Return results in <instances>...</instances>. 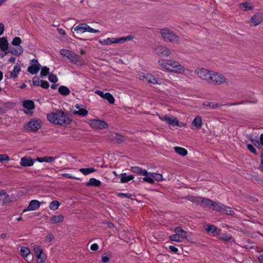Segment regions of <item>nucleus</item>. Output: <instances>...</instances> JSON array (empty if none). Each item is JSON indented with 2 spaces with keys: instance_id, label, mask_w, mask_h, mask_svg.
<instances>
[{
  "instance_id": "36",
  "label": "nucleus",
  "mask_w": 263,
  "mask_h": 263,
  "mask_svg": "<svg viewBox=\"0 0 263 263\" xmlns=\"http://www.w3.org/2000/svg\"><path fill=\"white\" fill-rule=\"evenodd\" d=\"M103 98L107 100L108 101V102L111 104H113L115 103V98L112 96V95L111 94H110L109 92L105 93Z\"/></svg>"
},
{
  "instance_id": "7",
  "label": "nucleus",
  "mask_w": 263,
  "mask_h": 263,
  "mask_svg": "<svg viewBox=\"0 0 263 263\" xmlns=\"http://www.w3.org/2000/svg\"><path fill=\"white\" fill-rule=\"evenodd\" d=\"M162 180H163L162 175L156 173L148 172L147 176L142 178V181L150 184H154L155 181L159 182Z\"/></svg>"
},
{
  "instance_id": "8",
  "label": "nucleus",
  "mask_w": 263,
  "mask_h": 263,
  "mask_svg": "<svg viewBox=\"0 0 263 263\" xmlns=\"http://www.w3.org/2000/svg\"><path fill=\"white\" fill-rule=\"evenodd\" d=\"M226 81V78L220 73H218L212 71L211 78L208 82L213 84L220 85L224 83Z\"/></svg>"
},
{
  "instance_id": "12",
  "label": "nucleus",
  "mask_w": 263,
  "mask_h": 263,
  "mask_svg": "<svg viewBox=\"0 0 263 263\" xmlns=\"http://www.w3.org/2000/svg\"><path fill=\"white\" fill-rule=\"evenodd\" d=\"M155 52L159 57L168 56L171 54L170 49L163 46H159L155 49Z\"/></svg>"
},
{
  "instance_id": "29",
  "label": "nucleus",
  "mask_w": 263,
  "mask_h": 263,
  "mask_svg": "<svg viewBox=\"0 0 263 263\" xmlns=\"http://www.w3.org/2000/svg\"><path fill=\"white\" fill-rule=\"evenodd\" d=\"M262 22V18L258 14H255L251 18V23L253 26H257Z\"/></svg>"
},
{
  "instance_id": "18",
  "label": "nucleus",
  "mask_w": 263,
  "mask_h": 263,
  "mask_svg": "<svg viewBox=\"0 0 263 263\" xmlns=\"http://www.w3.org/2000/svg\"><path fill=\"white\" fill-rule=\"evenodd\" d=\"M174 231L177 234V235L181 239H186V232L183 230L181 227H177L175 228Z\"/></svg>"
},
{
  "instance_id": "37",
  "label": "nucleus",
  "mask_w": 263,
  "mask_h": 263,
  "mask_svg": "<svg viewBox=\"0 0 263 263\" xmlns=\"http://www.w3.org/2000/svg\"><path fill=\"white\" fill-rule=\"evenodd\" d=\"M97 170L92 167L89 168H81L79 170V171L81 172L84 175H88L91 173L96 172Z\"/></svg>"
},
{
  "instance_id": "15",
  "label": "nucleus",
  "mask_w": 263,
  "mask_h": 263,
  "mask_svg": "<svg viewBox=\"0 0 263 263\" xmlns=\"http://www.w3.org/2000/svg\"><path fill=\"white\" fill-rule=\"evenodd\" d=\"M130 171L133 173L142 175L144 177H146L148 174V172L146 170H143L139 166H132L130 168Z\"/></svg>"
},
{
  "instance_id": "24",
  "label": "nucleus",
  "mask_w": 263,
  "mask_h": 263,
  "mask_svg": "<svg viewBox=\"0 0 263 263\" xmlns=\"http://www.w3.org/2000/svg\"><path fill=\"white\" fill-rule=\"evenodd\" d=\"M110 140L112 142L115 141L118 144H121L125 141V137L121 135L116 134Z\"/></svg>"
},
{
  "instance_id": "52",
  "label": "nucleus",
  "mask_w": 263,
  "mask_h": 263,
  "mask_svg": "<svg viewBox=\"0 0 263 263\" xmlns=\"http://www.w3.org/2000/svg\"><path fill=\"white\" fill-rule=\"evenodd\" d=\"M118 196L121 198H131L132 194L129 193H119L118 194Z\"/></svg>"
},
{
  "instance_id": "42",
  "label": "nucleus",
  "mask_w": 263,
  "mask_h": 263,
  "mask_svg": "<svg viewBox=\"0 0 263 263\" xmlns=\"http://www.w3.org/2000/svg\"><path fill=\"white\" fill-rule=\"evenodd\" d=\"M222 213H224L230 215H233L235 214L234 211L232 209L231 207L227 206L225 205L224 208L223 209Z\"/></svg>"
},
{
  "instance_id": "21",
  "label": "nucleus",
  "mask_w": 263,
  "mask_h": 263,
  "mask_svg": "<svg viewBox=\"0 0 263 263\" xmlns=\"http://www.w3.org/2000/svg\"><path fill=\"white\" fill-rule=\"evenodd\" d=\"M192 124L195 126L197 129H200L202 125L201 117L200 116H197L192 121Z\"/></svg>"
},
{
  "instance_id": "50",
  "label": "nucleus",
  "mask_w": 263,
  "mask_h": 263,
  "mask_svg": "<svg viewBox=\"0 0 263 263\" xmlns=\"http://www.w3.org/2000/svg\"><path fill=\"white\" fill-rule=\"evenodd\" d=\"M12 202V199L9 197L8 194L7 196H5L3 198V204L7 205Z\"/></svg>"
},
{
  "instance_id": "3",
  "label": "nucleus",
  "mask_w": 263,
  "mask_h": 263,
  "mask_svg": "<svg viewBox=\"0 0 263 263\" xmlns=\"http://www.w3.org/2000/svg\"><path fill=\"white\" fill-rule=\"evenodd\" d=\"M189 200L193 203L199 204L203 208L211 209L213 201L203 197H196L191 196L189 197Z\"/></svg>"
},
{
  "instance_id": "53",
  "label": "nucleus",
  "mask_w": 263,
  "mask_h": 263,
  "mask_svg": "<svg viewBox=\"0 0 263 263\" xmlns=\"http://www.w3.org/2000/svg\"><path fill=\"white\" fill-rule=\"evenodd\" d=\"M34 253H35V255L37 254H43V253L42 249L41 248V247L39 246L35 245L34 247Z\"/></svg>"
},
{
  "instance_id": "32",
  "label": "nucleus",
  "mask_w": 263,
  "mask_h": 263,
  "mask_svg": "<svg viewBox=\"0 0 263 263\" xmlns=\"http://www.w3.org/2000/svg\"><path fill=\"white\" fill-rule=\"evenodd\" d=\"M23 48L19 46L17 49L14 48H10L8 52L15 55H18L21 54L23 52Z\"/></svg>"
},
{
  "instance_id": "11",
  "label": "nucleus",
  "mask_w": 263,
  "mask_h": 263,
  "mask_svg": "<svg viewBox=\"0 0 263 263\" xmlns=\"http://www.w3.org/2000/svg\"><path fill=\"white\" fill-rule=\"evenodd\" d=\"M90 125L96 129H104L108 127V124L105 121L99 119L91 120Z\"/></svg>"
},
{
  "instance_id": "17",
  "label": "nucleus",
  "mask_w": 263,
  "mask_h": 263,
  "mask_svg": "<svg viewBox=\"0 0 263 263\" xmlns=\"http://www.w3.org/2000/svg\"><path fill=\"white\" fill-rule=\"evenodd\" d=\"M102 183L101 182L96 179L95 178H91L88 182L86 183V185L87 186H95V187H99L101 186Z\"/></svg>"
},
{
  "instance_id": "39",
  "label": "nucleus",
  "mask_w": 263,
  "mask_h": 263,
  "mask_svg": "<svg viewBox=\"0 0 263 263\" xmlns=\"http://www.w3.org/2000/svg\"><path fill=\"white\" fill-rule=\"evenodd\" d=\"M60 205V202L57 200H53L49 205L50 210L55 211L57 210Z\"/></svg>"
},
{
  "instance_id": "13",
  "label": "nucleus",
  "mask_w": 263,
  "mask_h": 263,
  "mask_svg": "<svg viewBox=\"0 0 263 263\" xmlns=\"http://www.w3.org/2000/svg\"><path fill=\"white\" fill-rule=\"evenodd\" d=\"M36 161V159H32L30 157H24L21 159L20 164L23 166H31L33 165L34 162Z\"/></svg>"
},
{
  "instance_id": "38",
  "label": "nucleus",
  "mask_w": 263,
  "mask_h": 263,
  "mask_svg": "<svg viewBox=\"0 0 263 263\" xmlns=\"http://www.w3.org/2000/svg\"><path fill=\"white\" fill-rule=\"evenodd\" d=\"M144 78H145L146 80L149 83L156 84L157 82L155 77L151 74H146Z\"/></svg>"
},
{
  "instance_id": "22",
  "label": "nucleus",
  "mask_w": 263,
  "mask_h": 263,
  "mask_svg": "<svg viewBox=\"0 0 263 263\" xmlns=\"http://www.w3.org/2000/svg\"><path fill=\"white\" fill-rule=\"evenodd\" d=\"M223 208H224V205L220 202H216L213 201L211 208L213 210L222 213Z\"/></svg>"
},
{
  "instance_id": "20",
  "label": "nucleus",
  "mask_w": 263,
  "mask_h": 263,
  "mask_svg": "<svg viewBox=\"0 0 263 263\" xmlns=\"http://www.w3.org/2000/svg\"><path fill=\"white\" fill-rule=\"evenodd\" d=\"M134 178V176L130 175L127 176L126 173H122L120 175V182L123 183H127Z\"/></svg>"
},
{
  "instance_id": "57",
  "label": "nucleus",
  "mask_w": 263,
  "mask_h": 263,
  "mask_svg": "<svg viewBox=\"0 0 263 263\" xmlns=\"http://www.w3.org/2000/svg\"><path fill=\"white\" fill-rule=\"evenodd\" d=\"M259 168L261 171L263 172V149L260 152V163Z\"/></svg>"
},
{
  "instance_id": "62",
  "label": "nucleus",
  "mask_w": 263,
  "mask_h": 263,
  "mask_svg": "<svg viewBox=\"0 0 263 263\" xmlns=\"http://www.w3.org/2000/svg\"><path fill=\"white\" fill-rule=\"evenodd\" d=\"M169 249L171 251H172V252H174L175 253H177V252L178 251V249L176 247H174L173 246H169Z\"/></svg>"
},
{
  "instance_id": "60",
  "label": "nucleus",
  "mask_w": 263,
  "mask_h": 263,
  "mask_svg": "<svg viewBox=\"0 0 263 263\" xmlns=\"http://www.w3.org/2000/svg\"><path fill=\"white\" fill-rule=\"evenodd\" d=\"M53 238V235L51 234H49L46 237L45 240L47 242H50L52 241Z\"/></svg>"
},
{
  "instance_id": "47",
  "label": "nucleus",
  "mask_w": 263,
  "mask_h": 263,
  "mask_svg": "<svg viewBox=\"0 0 263 263\" xmlns=\"http://www.w3.org/2000/svg\"><path fill=\"white\" fill-rule=\"evenodd\" d=\"M21 43H22V40L19 37H14L12 41V44L13 46H19L20 44Z\"/></svg>"
},
{
  "instance_id": "61",
  "label": "nucleus",
  "mask_w": 263,
  "mask_h": 263,
  "mask_svg": "<svg viewBox=\"0 0 263 263\" xmlns=\"http://www.w3.org/2000/svg\"><path fill=\"white\" fill-rule=\"evenodd\" d=\"M99 249V246L97 243H93L90 246V249L92 251H97Z\"/></svg>"
},
{
  "instance_id": "16",
  "label": "nucleus",
  "mask_w": 263,
  "mask_h": 263,
  "mask_svg": "<svg viewBox=\"0 0 263 263\" xmlns=\"http://www.w3.org/2000/svg\"><path fill=\"white\" fill-rule=\"evenodd\" d=\"M166 122L169 125H171L172 126H180V125L179 124V121L177 120V119L172 116L170 115H168V117L167 118Z\"/></svg>"
},
{
  "instance_id": "2",
  "label": "nucleus",
  "mask_w": 263,
  "mask_h": 263,
  "mask_svg": "<svg viewBox=\"0 0 263 263\" xmlns=\"http://www.w3.org/2000/svg\"><path fill=\"white\" fill-rule=\"evenodd\" d=\"M158 63L163 68L172 72L181 73L184 71V67L176 61L160 60Z\"/></svg>"
},
{
  "instance_id": "64",
  "label": "nucleus",
  "mask_w": 263,
  "mask_h": 263,
  "mask_svg": "<svg viewBox=\"0 0 263 263\" xmlns=\"http://www.w3.org/2000/svg\"><path fill=\"white\" fill-rule=\"evenodd\" d=\"M109 261V257L108 256H103L102 261L103 262H108Z\"/></svg>"
},
{
  "instance_id": "40",
  "label": "nucleus",
  "mask_w": 263,
  "mask_h": 263,
  "mask_svg": "<svg viewBox=\"0 0 263 263\" xmlns=\"http://www.w3.org/2000/svg\"><path fill=\"white\" fill-rule=\"evenodd\" d=\"M22 256L27 257L30 255V250L27 247H22L20 250Z\"/></svg>"
},
{
  "instance_id": "43",
  "label": "nucleus",
  "mask_w": 263,
  "mask_h": 263,
  "mask_svg": "<svg viewBox=\"0 0 263 263\" xmlns=\"http://www.w3.org/2000/svg\"><path fill=\"white\" fill-rule=\"evenodd\" d=\"M85 23H82L78 25L77 26L74 27V30L76 31H80L82 33H84L85 32Z\"/></svg>"
},
{
  "instance_id": "34",
  "label": "nucleus",
  "mask_w": 263,
  "mask_h": 263,
  "mask_svg": "<svg viewBox=\"0 0 263 263\" xmlns=\"http://www.w3.org/2000/svg\"><path fill=\"white\" fill-rule=\"evenodd\" d=\"M239 7L240 9L245 11H247L248 10H253V6L249 5V4L248 2H245L243 3H240L239 4Z\"/></svg>"
},
{
  "instance_id": "46",
  "label": "nucleus",
  "mask_w": 263,
  "mask_h": 263,
  "mask_svg": "<svg viewBox=\"0 0 263 263\" xmlns=\"http://www.w3.org/2000/svg\"><path fill=\"white\" fill-rule=\"evenodd\" d=\"M169 239L171 241H177V242H181L180 240V238L179 237L177 234H173L169 237Z\"/></svg>"
},
{
  "instance_id": "25",
  "label": "nucleus",
  "mask_w": 263,
  "mask_h": 263,
  "mask_svg": "<svg viewBox=\"0 0 263 263\" xmlns=\"http://www.w3.org/2000/svg\"><path fill=\"white\" fill-rule=\"evenodd\" d=\"M205 229L208 233H211L213 236L217 233V228L212 224H208L205 226Z\"/></svg>"
},
{
  "instance_id": "59",
  "label": "nucleus",
  "mask_w": 263,
  "mask_h": 263,
  "mask_svg": "<svg viewBox=\"0 0 263 263\" xmlns=\"http://www.w3.org/2000/svg\"><path fill=\"white\" fill-rule=\"evenodd\" d=\"M114 42H116V43H120L126 42L125 37H122L117 39L115 38Z\"/></svg>"
},
{
  "instance_id": "49",
  "label": "nucleus",
  "mask_w": 263,
  "mask_h": 263,
  "mask_svg": "<svg viewBox=\"0 0 263 263\" xmlns=\"http://www.w3.org/2000/svg\"><path fill=\"white\" fill-rule=\"evenodd\" d=\"M10 160L9 157L6 154H0V162L8 161Z\"/></svg>"
},
{
  "instance_id": "63",
  "label": "nucleus",
  "mask_w": 263,
  "mask_h": 263,
  "mask_svg": "<svg viewBox=\"0 0 263 263\" xmlns=\"http://www.w3.org/2000/svg\"><path fill=\"white\" fill-rule=\"evenodd\" d=\"M5 30V26L2 23H0V36L2 35Z\"/></svg>"
},
{
  "instance_id": "55",
  "label": "nucleus",
  "mask_w": 263,
  "mask_h": 263,
  "mask_svg": "<svg viewBox=\"0 0 263 263\" xmlns=\"http://www.w3.org/2000/svg\"><path fill=\"white\" fill-rule=\"evenodd\" d=\"M247 148L249 150L251 153L257 155L256 151L254 146L251 144H248L247 145Z\"/></svg>"
},
{
  "instance_id": "56",
  "label": "nucleus",
  "mask_w": 263,
  "mask_h": 263,
  "mask_svg": "<svg viewBox=\"0 0 263 263\" xmlns=\"http://www.w3.org/2000/svg\"><path fill=\"white\" fill-rule=\"evenodd\" d=\"M33 85L34 86H40L41 81L39 78L34 77L32 80Z\"/></svg>"
},
{
  "instance_id": "14",
  "label": "nucleus",
  "mask_w": 263,
  "mask_h": 263,
  "mask_svg": "<svg viewBox=\"0 0 263 263\" xmlns=\"http://www.w3.org/2000/svg\"><path fill=\"white\" fill-rule=\"evenodd\" d=\"M40 206V202L36 200H31L29 204L28 205L27 209L23 211V212H25L27 211H34L38 209Z\"/></svg>"
},
{
  "instance_id": "26",
  "label": "nucleus",
  "mask_w": 263,
  "mask_h": 263,
  "mask_svg": "<svg viewBox=\"0 0 263 263\" xmlns=\"http://www.w3.org/2000/svg\"><path fill=\"white\" fill-rule=\"evenodd\" d=\"M58 91L59 93L64 96H68L70 93L69 89L67 87L64 85H62L59 87Z\"/></svg>"
},
{
  "instance_id": "45",
  "label": "nucleus",
  "mask_w": 263,
  "mask_h": 263,
  "mask_svg": "<svg viewBox=\"0 0 263 263\" xmlns=\"http://www.w3.org/2000/svg\"><path fill=\"white\" fill-rule=\"evenodd\" d=\"M48 80L50 82L53 83H55L58 81V79L57 76L52 73L49 74Z\"/></svg>"
},
{
  "instance_id": "23",
  "label": "nucleus",
  "mask_w": 263,
  "mask_h": 263,
  "mask_svg": "<svg viewBox=\"0 0 263 263\" xmlns=\"http://www.w3.org/2000/svg\"><path fill=\"white\" fill-rule=\"evenodd\" d=\"M23 106L28 110H32L35 108L34 102L30 100H25L23 102Z\"/></svg>"
},
{
  "instance_id": "28",
  "label": "nucleus",
  "mask_w": 263,
  "mask_h": 263,
  "mask_svg": "<svg viewBox=\"0 0 263 263\" xmlns=\"http://www.w3.org/2000/svg\"><path fill=\"white\" fill-rule=\"evenodd\" d=\"M57 157L45 156L44 157H38L36 158V161L39 162H51L55 160Z\"/></svg>"
},
{
  "instance_id": "35",
  "label": "nucleus",
  "mask_w": 263,
  "mask_h": 263,
  "mask_svg": "<svg viewBox=\"0 0 263 263\" xmlns=\"http://www.w3.org/2000/svg\"><path fill=\"white\" fill-rule=\"evenodd\" d=\"M21 66L16 65L14 66L13 71L11 73V77L13 78H16L21 71Z\"/></svg>"
},
{
  "instance_id": "58",
  "label": "nucleus",
  "mask_w": 263,
  "mask_h": 263,
  "mask_svg": "<svg viewBox=\"0 0 263 263\" xmlns=\"http://www.w3.org/2000/svg\"><path fill=\"white\" fill-rule=\"evenodd\" d=\"M252 179L254 181H255L258 182V183L261 184L263 183V180L261 179L258 178L257 176H253L252 177Z\"/></svg>"
},
{
  "instance_id": "33",
  "label": "nucleus",
  "mask_w": 263,
  "mask_h": 263,
  "mask_svg": "<svg viewBox=\"0 0 263 263\" xmlns=\"http://www.w3.org/2000/svg\"><path fill=\"white\" fill-rule=\"evenodd\" d=\"M72 113L74 115H79L81 117H85L88 115V111L84 108H80L78 110H73Z\"/></svg>"
},
{
  "instance_id": "51",
  "label": "nucleus",
  "mask_w": 263,
  "mask_h": 263,
  "mask_svg": "<svg viewBox=\"0 0 263 263\" xmlns=\"http://www.w3.org/2000/svg\"><path fill=\"white\" fill-rule=\"evenodd\" d=\"M40 86L44 89H47L49 87V83L45 80H41Z\"/></svg>"
},
{
  "instance_id": "30",
  "label": "nucleus",
  "mask_w": 263,
  "mask_h": 263,
  "mask_svg": "<svg viewBox=\"0 0 263 263\" xmlns=\"http://www.w3.org/2000/svg\"><path fill=\"white\" fill-rule=\"evenodd\" d=\"M8 43L7 40L5 37H1L0 39V48L2 51H5L8 49Z\"/></svg>"
},
{
  "instance_id": "19",
  "label": "nucleus",
  "mask_w": 263,
  "mask_h": 263,
  "mask_svg": "<svg viewBox=\"0 0 263 263\" xmlns=\"http://www.w3.org/2000/svg\"><path fill=\"white\" fill-rule=\"evenodd\" d=\"M64 217L62 215H54L51 217L50 223L52 224L61 223L63 221Z\"/></svg>"
},
{
  "instance_id": "44",
  "label": "nucleus",
  "mask_w": 263,
  "mask_h": 263,
  "mask_svg": "<svg viewBox=\"0 0 263 263\" xmlns=\"http://www.w3.org/2000/svg\"><path fill=\"white\" fill-rule=\"evenodd\" d=\"M49 74V68L44 66L42 68L40 75L41 77H45Z\"/></svg>"
},
{
  "instance_id": "48",
  "label": "nucleus",
  "mask_w": 263,
  "mask_h": 263,
  "mask_svg": "<svg viewBox=\"0 0 263 263\" xmlns=\"http://www.w3.org/2000/svg\"><path fill=\"white\" fill-rule=\"evenodd\" d=\"M232 238V237L231 235L227 234V233H223L221 234L220 239L221 240H223L226 241H228L230 240Z\"/></svg>"
},
{
  "instance_id": "4",
  "label": "nucleus",
  "mask_w": 263,
  "mask_h": 263,
  "mask_svg": "<svg viewBox=\"0 0 263 263\" xmlns=\"http://www.w3.org/2000/svg\"><path fill=\"white\" fill-rule=\"evenodd\" d=\"M160 32L164 41L172 43H175L178 42V36L170 30L166 28L162 29L161 30Z\"/></svg>"
},
{
  "instance_id": "9",
  "label": "nucleus",
  "mask_w": 263,
  "mask_h": 263,
  "mask_svg": "<svg viewBox=\"0 0 263 263\" xmlns=\"http://www.w3.org/2000/svg\"><path fill=\"white\" fill-rule=\"evenodd\" d=\"M212 71H209L205 68H197L195 73L201 79L209 81L211 78Z\"/></svg>"
},
{
  "instance_id": "27",
  "label": "nucleus",
  "mask_w": 263,
  "mask_h": 263,
  "mask_svg": "<svg viewBox=\"0 0 263 263\" xmlns=\"http://www.w3.org/2000/svg\"><path fill=\"white\" fill-rule=\"evenodd\" d=\"M203 105L204 106L209 107L210 108H211L212 109L218 108L222 106L221 105H220L218 103H214L213 102H209L208 101L203 102Z\"/></svg>"
},
{
  "instance_id": "54",
  "label": "nucleus",
  "mask_w": 263,
  "mask_h": 263,
  "mask_svg": "<svg viewBox=\"0 0 263 263\" xmlns=\"http://www.w3.org/2000/svg\"><path fill=\"white\" fill-rule=\"evenodd\" d=\"M62 176L63 177H64L65 178H69V179H74L78 180H80V178H78V177H76L75 176H73L71 175H70L69 174H67V173L63 174H62Z\"/></svg>"
},
{
  "instance_id": "6",
  "label": "nucleus",
  "mask_w": 263,
  "mask_h": 263,
  "mask_svg": "<svg viewBox=\"0 0 263 263\" xmlns=\"http://www.w3.org/2000/svg\"><path fill=\"white\" fill-rule=\"evenodd\" d=\"M41 126V122L39 120L31 119L24 126L26 130L28 132H35Z\"/></svg>"
},
{
  "instance_id": "31",
  "label": "nucleus",
  "mask_w": 263,
  "mask_h": 263,
  "mask_svg": "<svg viewBox=\"0 0 263 263\" xmlns=\"http://www.w3.org/2000/svg\"><path fill=\"white\" fill-rule=\"evenodd\" d=\"M174 150L177 154L182 156H185L187 154V151L181 147L176 146L174 147Z\"/></svg>"
},
{
  "instance_id": "5",
  "label": "nucleus",
  "mask_w": 263,
  "mask_h": 263,
  "mask_svg": "<svg viewBox=\"0 0 263 263\" xmlns=\"http://www.w3.org/2000/svg\"><path fill=\"white\" fill-rule=\"evenodd\" d=\"M60 52L61 55L67 58L73 64H78L79 63L80 57L75 52L65 49H62Z\"/></svg>"
},
{
  "instance_id": "1",
  "label": "nucleus",
  "mask_w": 263,
  "mask_h": 263,
  "mask_svg": "<svg viewBox=\"0 0 263 263\" xmlns=\"http://www.w3.org/2000/svg\"><path fill=\"white\" fill-rule=\"evenodd\" d=\"M48 120L52 123L60 125H69L72 120V116L67 112L57 110L47 115Z\"/></svg>"
},
{
  "instance_id": "10",
  "label": "nucleus",
  "mask_w": 263,
  "mask_h": 263,
  "mask_svg": "<svg viewBox=\"0 0 263 263\" xmlns=\"http://www.w3.org/2000/svg\"><path fill=\"white\" fill-rule=\"evenodd\" d=\"M30 64L31 65L27 68V71L31 74H36L41 68V66L39 63L38 61L35 59H32L30 61Z\"/></svg>"
},
{
  "instance_id": "41",
  "label": "nucleus",
  "mask_w": 263,
  "mask_h": 263,
  "mask_svg": "<svg viewBox=\"0 0 263 263\" xmlns=\"http://www.w3.org/2000/svg\"><path fill=\"white\" fill-rule=\"evenodd\" d=\"M115 38H107V39L104 40L103 41L99 40V42L102 45H109L112 43H116L114 42Z\"/></svg>"
}]
</instances>
